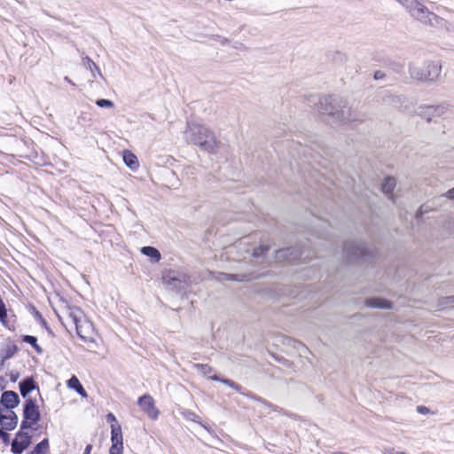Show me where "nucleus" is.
<instances>
[{
  "mask_svg": "<svg viewBox=\"0 0 454 454\" xmlns=\"http://www.w3.org/2000/svg\"><path fill=\"white\" fill-rule=\"evenodd\" d=\"M184 138L193 142L215 141L214 132L207 126L199 122H188Z\"/></svg>",
  "mask_w": 454,
  "mask_h": 454,
  "instance_id": "423d86ee",
  "label": "nucleus"
},
{
  "mask_svg": "<svg viewBox=\"0 0 454 454\" xmlns=\"http://www.w3.org/2000/svg\"><path fill=\"white\" fill-rule=\"evenodd\" d=\"M441 305L443 306L444 308H454V295L444 297L441 301Z\"/></svg>",
  "mask_w": 454,
  "mask_h": 454,
  "instance_id": "a878e982",
  "label": "nucleus"
},
{
  "mask_svg": "<svg viewBox=\"0 0 454 454\" xmlns=\"http://www.w3.org/2000/svg\"><path fill=\"white\" fill-rule=\"evenodd\" d=\"M67 387L74 388L82 397H87V393L76 376H72L67 381Z\"/></svg>",
  "mask_w": 454,
  "mask_h": 454,
  "instance_id": "aec40b11",
  "label": "nucleus"
},
{
  "mask_svg": "<svg viewBox=\"0 0 454 454\" xmlns=\"http://www.w3.org/2000/svg\"><path fill=\"white\" fill-rule=\"evenodd\" d=\"M0 434H4V432L0 429Z\"/></svg>",
  "mask_w": 454,
  "mask_h": 454,
  "instance_id": "58836bf2",
  "label": "nucleus"
},
{
  "mask_svg": "<svg viewBox=\"0 0 454 454\" xmlns=\"http://www.w3.org/2000/svg\"><path fill=\"white\" fill-rule=\"evenodd\" d=\"M290 254L289 249L279 250L277 252V258L278 259H281V258L286 259L287 257V254Z\"/></svg>",
  "mask_w": 454,
  "mask_h": 454,
  "instance_id": "c756f323",
  "label": "nucleus"
},
{
  "mask_svg": "<svg viewBox=\"0 0 454 454\" xmlns=\"http://www.w3.org/2000/svg\"><path fill=\"white\" fill-rule=\"evenodd\" d=\"M219 381L223 382V384L227 385L228 387H230L231 388H234V389H237V390L239 389L238 385L234 381H232L231 380H228V379L222 380V379H220Z\"/></svg>",
  "mask_w": 454,
  "mask_h": 454,
  "instance_id": "c85d7f7f",
  "label": "nucleus"
},
{
  "mask_svg": "<svg viewBox=\"0 0 454 454\" xmlns=\"http://www.w3.org/2000/svg\"><path fill=\"white\" fill-rule=\"evenodd\" d=\"M67 316L75 325L77 334L82 339H87L93 332L92 324L87 319L83 312L77 307L67 309Z\"/></svg>",
  "mask_w": 454,
  "mask_h": 454,
  "instance_id": "39448f33",
  "label": "nucleus"
},
{
  "mask_svg": "<svg viewBox=\"0 0 454 454\" xmlns=\"http://www.w3.org/2000/svg\"><path fill=\"white\" fill-rule=\"evenodd\" d=\"M82 64L88 70L91 72V76L93 79H97L98 77L103 78V74L100 69L89 57L83 58Z\"/></svg>",
  "mask_w": 454,
  "mask_h": 454,
  "instance_id": "a211bd4d",
  "label": "nucleus"
},
{
  "mask_svg": "<svg viewBox=\"0 0 454 454\" xmlns=\"http://www.w3.org/2000/svg\"><path fill=\"white\" fill-rule=\"evenodd\" d=\"M34 388L35 383L32 379H27L20 383V390L23 397H26Z\"/></svg>",
  "mask_w": 454,
  "mask_h": 454,
  "instance_id": "412c9836",
  "label": "nucleus"
},
{
  "mask_svg": "<svg viewBox=\"0 0 454 454\" xmlns=\"http://www.w3.org/2000/svg\"><path fill=\"white\" fill-rule=\"evenodd\" d=\"M49 450V441L48 439H43L40 442L33 450L35 454H46Z\"/></svg>",
  "mask_w": 454,
  "mask_h": 454,
  "instance_id": "5701e85b",
  "label": "nucleus"
},
{
  "mask_svg": "<svg viewBox=\"0 0 454 454\" xmlns=\"http://www.w3.org/2000/svg\"><path fill=\"white\" fill-rule=\"evenodd\" d=\"M365 305L370 308H377V309H392L393 304L391 301L379 298V297H373L369 298L365 301Z\"/></svg>",
  "mask_w": 454,
  "mask_h": 454,
  "instance_id": "2eb2a0df",
  "label": "nucleus"
},
{
  "mask_svg": "<svg viewBox=\"0 0 454 454\" xmlns=\"http://www.w3.org/2000/svg\"><path fill=\"white\" fill-rule=\"evenodd\" d=\"M316 107L319 115L323 116L331 126L362 123L366 118L364 113L350 106L348 100L334 95L321 97Z\"/></svg>",
  "mask_w": 454,
  "mask_h": 454,
  "instance_id": "f257e3e1",
  "label": "nucleus"
},
{
  "mask_svg": "<svg viewBox=\"0 0 454 454\" xmlns=\"http://www.w3.org/2000/svg\"><path fill=\"white\" fill-rule=\"evenodd\" d=\"M229 277V279H232V280H239V281H243V280H250L251 278L249 277H247V276H244L242 277L241 278H239L238 276L236 275H227Z\"/></svg>",
  "mask_w": 454,
  "mask_h": 454,
  "instance_id": "7c9ffc66",
  "label": "nucleus"
},
{
  "mask_svg": "<svg viewBox=\"0 0 454 454\" xmlns=\"http://www.w3.org/2000/svg\"><path fill=\"white\" fill-rule=\"evenodd\" d=\"M137 404L151 419H158L160 412L156 407L155 401L152 395H144L140 396L137 400Z\"/></svg>",
  "mask_w": 454,
  "mask_h": 454,
  "instance_id": "9d476101",
  "label": "nucleus"
},
{
  "mask_svg": "<svg viewBox=\"0 0 454 454\" xmlns=\"http://www.w3.org/2000/svg\"><path fill=\"white\" fill-rule=\"evenodd\" d=\"M96 104L100 107H114V102L108 99H98Z\"/></svg>",
  "mask_w": 454,
  "mask_h": 454,
  "instance_id": "cd10ccee",
  "label": "nucleus"
},
{
  "mask_svg": "<svg viewBox=\"0 0 454 454\" xmlns=\"http://www.w3.org/2000/svg\"><path fill=\"white\" fill-rule=\"evenodd\" d=\"M395 186H396V180L392 176H387L383 180V183L381 184V190L390 199H393V197H394L393 191L395 188Z\"/></svg>",
  "mask_w": 454,
  "mask_h": 454,
  "instance_id": "f3484780",
  "label": "nucleus"
},
{
  "mask_svg": "<svg viewBox=\"0 0 454 454\" xmlns=\"http://www.w3.org/2000/svg\"><path fill=\"white\" fill-rule=\"evenodd\" d=\"M122 159L124 163L131 170H137L139 167V161L137 156L130 151L124 150L122 153Z\"/></svg>",
  "mask_w": 454,
  "mask_h": 454,
  "instance_id": "dca6fc26",
  "label": "nucleus"
},
{
  "mask_svg": "<svg viewBox=\"0 0 454 454\" xmlns=\"http://www.w3.org/2000/svg\"><path fill=\"white\" fill-rule=\"evenodd\" d=\"M411 14L412 18L421 23L438 26L442 25L443 20L430 12L419 0H396Z\"/></svg>",
  "mask_w": 454,
  "mask_h": 454,
  "instance_id": "20e7f679",
  "label": "nucleus"
},
{
  "mask_svg": "<svg viewBox=\"0 0 454 454\" xmlns=\"http://www.w3.org/2000/svg\"><path fill=\"white\" fill-rule=\"evenodd\" d=\"M106 419H107L108 422L111 423V425L118 423L117 420H116L115 416L113 413H108L107 416H106Z\"/></svg>",
  "mask_w": 454,
  "mask_h": 454,
  "instance_id": "473e14b6",
  "label": "nucleus"
},
{
  "mask_svg": "<svg viewBox=\"0 0 454 454\" xmlns=\"http://www.w3.org/2000/svg\"><path fill=\"white\" fill-rule=\"evenodd\" d=\"M393 454H407V453H405V452H403V451H397V452H395V453H393Z\"/></svg>",
  "mask_w": 454,
  "mask_h": 454,
  "instance_id": "4c0bfd02",
  "label": "nucleus"
},
{
  "mask_svg": "<svg viewBox=\"0 0 454 454\" xmlns=\"http://www.w3.org/2000/svg\"><path fill=\"white\" fill-rule=\"evenodd\" d=\"M23 420L21 422L22 428L37 429L36 423L40 419V411L38 406L32 399L26 400L23 411Z\"/></svg>",
  "mask_w": 454,
  "mask_h": 454,
  "instance_id": "0eeeda50",
  "label": "nucleus"
},
{
  "mask_svg": "<svg viewBox=\"0 0 454 454\" xmlns=\"http://www.w3.org/2000/svg\"><path fill=\"white\" fill-rule=\"evenodd\" d=\"M111 442L109 450L110 454H122L123 452V436L121 427L119 423L111 425Z\"/></svg>",
  "mask_w": 454,
  "mask_h": 454,
  "instance_id": "9b49d317",
  "label": "nucleus"
},
{
  "mask_svg": "<svg viewBox=\"0 0 454 454\" xmlns=\"http://www.w3.org/2000/svg\"><path fill=\"white\" fill-rule=\"evenodd\" d=\"M450 111V106L445 104H438V105H420L419 106L415 113L417 116L421 118L427 122L434 121L435 127L433 129L436 134H446L447 132V125L444 121L436 122V119L444 116Z\"/></svg>",
  "mask_w": 454,
  "mask_h": 454,
  "instance_id": "7ed1b4c3",
  "label": "nucleus"
},
{
  "mask_svg": "<svg viewBox=\"0 0 454 454\" xmlns=\"http://www.w3.org/2000/svg\"><path fill=\"white\" fill-rule=\"evenodd\" d=\"M181 413L186 419L200 423V417L195 412L189 410H184Z\"/></svg>",
  "mask_w": 454,
  "mask_h": 454,
  "instance_id": "b1692460",
  "label": "nucleus"
},
{
  "mask_svg": "<svg viewBox=\"0 0 454 454\" xmlns=\"http://www.w3.org/2000/svg\"><path fill=\"white\" fill-rule=\"evenodd\" d=\"M19 395L13 391H5L1 396L2 410H12L19 404Z\"/></svg>",
  "mask_w": 454,
  "mask_h": 454,
  "instance_id": "4468645a",
  "label": "nucleus"
},
{
  "mask_svg": "<svg viewBox=\"0 0 454 454\" xmlns=\"http://www.w3.org/2000/svg\"><path fill=\"white\" fill-rule=\"evenodd\" d=\"M193 367L200 372L202 376L207 377L210 380H220V378L216 375H212L213 369L207 365V364H195Z\"/></svg>",
  "mask_w": 454,
  "mask_h": 454,
  "instance_id": "6ab92c4d",
  "label": "nucleus"
},
{
  "mask_svg": "<svg viewBox=\"0 0 454 454\" xmlns=\"http://www.w3.org/2000/svg\"><path fill=\"white\" fill-rule=\"evenodd\" d=\"M269 249H270V247L268 245H261L259 247L254 249L253 256L254 258H259Z\"/></svg>",
  "mask_w": 454,
  "mask_h": 454,
  "instance_id": "393cba45",
  "label": "nucleus"
},
{
  "mask_svg": "<svg viewBox=\"0 0 454 454\" xmlns=\"http://www.w3.org/2000/svg\"><path fill=\"white\" fill-rule=\"evenodd\" d=\"M162 281L172 289L181 290L186 286L188 278L184 273L169 270L163 272Z\"/></svg>",
  "mask_w": 454,
  "mask_h": 454,
  "instance_id": "6e6552de",
  "label": "nucleus"
},
{
  "mask_svg": "<svg viewBox=\"0 0 454 454\" xmlns=\"http://www.w3.org/2000/svg\"><path fill=\"white\" fill-rule=\"evenodd\" d=\"M24 341L27 342V343L31 344L38 352H41V348L36 344L37 340H36V338L35 336L26 335L24 337Z\"/></svg>",
  "mask_w": 454,
  "mask_h": 454,
  "instance_id": "bb28decb",
  "label": "nucleus"
},
{
  "mask_svg": "<svg viewBox=\"0 0 454 454\" xmlns=\"http://www.w3.org/2000/svg\"><path fill=\"white\" fill-rule=\"evenodd\" d=\"M35 429L22 428L17 433L12 444V450L14 454H20L25 449H27L32 439V433Z\"/></svg>",
  "mask_w": 454,
  "mask_h": 454,
  "instance_id": "1a4fd4ad",
  "label": "nucleus"
},
{
  "mask_svg": "<svg viewBox=\"0 0 454 454\" xmlns=\"http://www.w3.org/2000/svg\"><path fill=\"white\" fill-rule=\"evenodd\" d=\"M408 69L411 79L422 82H433L440 77L442 62L437 59H427L421 63L411 62Z\"/></svg>",
  "mask_w": 454,
  "mask_h": 454,
  "instance_id": "f03ea898",
  "label": "nucleus"
},
{
  "mask_svg": "<svg viewBox=\"0 0 454 454\" xmlns=\"http://www.w3.org/2000/svg\"><path fill=\"white\" fill-rule=\"evenodd\" d=\"M65 81H66L67 82H68V83L72 84L73 86L74 85V82H72V81H71L67 76H66V77H65Z\"/></svg>",
  "mask_w": 454,
  "mask_h": 454,
  "instance_id": "e433bc0d",
  "label": "nucleus"
},
{
  "mask_svg": "<svg viewBox=\"0 0 454 454\" xmlns=\"http://www.w3.org/2000/svg\"><path fill=\"white\" fill-rule=\"evenodd\" d=\"M344 252L350 259H359L369 254L364 243L348 241L344 244Z\"/></svg>",
  "mask_w": 454,
  "mask_h": 454,
  "instance_id": "f8f14e48",
  "label": "nucleus"
},
{
  "mask_svg": "<svg viewBox=\"0 0 454 454\" xmlns=\"http://www.w3.org/2000/svg\"><path fill=\"white\" fill-rule=\"evenodd\" d=\"M5 316H6V311L4 309V304L0 300V317H5Z\"/></svg>",
  "mask_w": 454,
  "mask_h": 454,
  "instance_id": "f704fd0d",
  "label": "nucleus"
},
{
  "mask_svg": "<svg viewBox=\"0 0 454 454\" xmlns=\"http://www.w3.org/2000/svg\"><path fill=\"white\" fill-rule=\"evenodd\" d=\"M417 411L420 414H427L429 413V409L426 406H418Z\"/></svg>",
  "mask_w": 454,
  "mask_h": 454,
  "instance_id": "2f4dec72",
  "label": "nucleus"
},
{
  "mask_svg": "<svg viewBox=\"0 0 454 454\" xmlns=\"http://www.w3.org/2000/svg\"><path fill=\"white\" fill-rule=\"evenodd\" d=\"M91 450H92V445H91V444H88V445L85 447V450H84L83 454H90Z\"/></svg>",
  "mask_w": 454,
  "mask_h": 454,
  "instance_id": "c9c22d12",
  "label": "nucleus"
},
{
  "mask_svg": "<svg viewBox=\"0 0 454 454\" xmlns=\"http://www.w3.org/2000/svg\"><path fill=\"white\" fill-rule=\"evenodd\" d=\"M141 252L143 254L153 258L156 262H159L161 258L159 250L153 247H144Z\"/></svg>",
  "mask_w": 454,
  "mask_h": 454,
  "instance_id": "4be33fe9",
  "label": "nucleus"
},
{
  "mask_svg": "<svg viewBox=\"0 0 454 454\" xmlns=\"http://www.w3.org/2000/svg\"><path fill=\"white\" fill-rule=\"evenodd\" d=\"M18 417L12 410H2L0 408V425L4 430H12L16 427Z\"/></svg>",
  "mask_w": 454,
  "mask_h": 454,
  "instance_id": "ddd939ff",
  "label": "nucleus"
},
{
  "mask_svg": "<svg viewBox=\"0 0 454 454\" xmlns=\"http://www.w3.org/2000/svg\"><path fill=\"white\" fill-rule=\"evenodd\" d=\"M444 196L450 200H454V187L452 189H450Z\"/></svg>",
  "mask_w": 454,
  "mask_h": 454,
  "instance_id": "72a5a7b5",
  "label": "nucleus"
}]
</instances>
